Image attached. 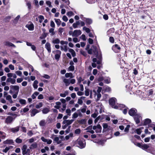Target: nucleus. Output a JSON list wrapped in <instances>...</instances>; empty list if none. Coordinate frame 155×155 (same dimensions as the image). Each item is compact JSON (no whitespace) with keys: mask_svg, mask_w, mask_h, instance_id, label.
<instances>
[{"mask_svg":"<svg viewBox=\"0 0 155 155\" xmlns=\"http://www.w3.org/2000/svg\"><path fill=\"white\" fill-rule=\"evenodd\" d=\"M60 100L63 104L62 105V108L61 107V103L60 102H56L55 103L56 105L54 106V107L56 109H58L60 112L63 113L65 110L66 107V104L65 103L66 100L64 99H61Z\"/></svg>","mask_w":155,"mask_h":155,"instance_id":"f257e3e1","label":"nucleus"},{"mask_svg":"<svg viewBox=\"0 0 155 155\" xmlns=\"http://www.w3.org/2000/svg\"><path fill=\"white\" fill-rule=\"evenodd\" d=\"M102 88L101 87H99L97 90V91L95 90H93V92L94 94V97L96 101H98L101 97V95L100 93Z\"/></svg>","mask_w":155,"mask_h":155,"instance_id":"f03ea898","label":"nucleus"},{"mask_svg":"<svg viewBox=\"0 0 155 155\" xmlns=\"http://www.w3.org/2000/svg\"><path fill=\"white\" fill-rule=\"evenodd\" d=\"M62 79L63 82L65 84L66 86H69L70 83L73 84L76 82V80L74 79H67L64 77H62Z\"/></svg>","mask_w":155,"mask_h":155,"instance_id":"7ed1b4c3","label":"nucleus"},{"mask_svg":"<svg viewBox=\"0 0 155 155\" xmlns=\"http://www.w3.org/2000/svg\"><path fill=\"white\" fill-rule=\"evenodd\" d=\"M117 100L114 97L110 98L109 100V103L111 107L114 109H117L118 108V106L117 105V103H116Z\"/></svg>","mask_w":155,"mask_h":155,"instance_id":"20e7f679","label":"nucleus"},{"mask_svg":"<svg viewBox=\"0 0 155 155\" xmlns=\"http://www.w3.org/2000/svg\"><path fill=\"white\" fill-rule=\"evenodd\" d=\"M68 42L67 41H65L63 40L60 41V44L61 45L60 46L61 49L62 51H63L64 52H67L68 51V48L67 46Z\"/></svg>","mask_w":155,"mask_h":155,"instance_id":"39448f33","label":"nucleus"},{"mask_svg":"<svg viewBox=\"0 0 155 155\" xmlns=\"http://www.w3.org/2000/svg\"><path fill=\"white\" fill-rule=\"evenodd\" d=\"M78 147L81 149L84 148L86 145V142L83 139H79L78 141Z\"/></svg>","mask_w":155,"mask_h":155,"instance_id":"423d86ee","label":"nucleus"},{"mask_svg":"<svg viewBox=\"0 0 155 155\" xmlns=\"http://www.w3.org/2000/svg\"><path fill=\"white\" fill-rule=\"evenodd\" d=\"M134 118L137 124H139L142 119L141 115L139 114H137L134 117Z\"/></svg>","mask_w":155,"mask_h":155,"instance_id":"0eeeda50","label":"nucleus"},{"mask_svg":"<svg viewBox=\"0 0 155 155\" xmlns=\"http://www.w3.org/2000/svg\"><path fill=\"white\" fill-rule=\"evenodd\" d=\"M93 129L95 130L97 133H101V131L102 127L100 124H98L97 126H94Z\"/></svg>","mask_w":155,"mask_h":155,"instance_id":"6e6552de","label":"nucleus"},{"mask_svg":"<svg viewBox=\"0 0 155 155\" xmlns=\"http://www.w3.org/2000/svg\"><path fill=\"white\" fill-rule=\"evenodd\" d=\"M15 118H14L11 116H8L6 118L5 123L7 124H10L12 123L15 120Z\"/></svg>","mask_w":155,"mask_h":155,"instance_id":"1a4fd4ad","label":"nucleus"},{"mask_svg":"<svg viewBox=\"0 0 155 155\" xmlns=\"http://www.w3.org/2000/svg\"><path fill=\"white\" fill-rule=\"evenodd\" d=\"M81 31L80 30H76L74 31L72 34V37H77L81 35Z\"/></svg>","mask_w":155,"mask_h":155,"instance_id":"9d476101","label":"nucleus"},{"mask_svg":"<svg viewBox=\"0 0 155 155\" xmlns=\"http://www.w3.org/2000/svg\"><path fill=\"white\" fill-rule=\"evenodd\" d=\"M112 50L115 53H118L120 49V47L117 44L113 45L112 48Z\"/></svg>","mask_w":155,"mask_h":155,"instance_id":"9b49d317","label":"nucleus"},{"mask_svg":"<svg viewBox=\"0 0 155 155\" xmlns=\"http://www.w3.org/2000/svg\"><path fill=\"white\" fill-rule=\"evenodd\" d=\"M137 110L134 108H132L130 109L129 111L128 114L131 116H134L137 113Z\"/></svg>","mask_w":155,"mask_h":155,"instance_id":"f8f14e48","label":"nucleus"},{"mask_svg":"<svg viewBox=\"0 0 155 155\" xmlns=\"http://www.w3.org/2000/svg\"><path fill=\"white\" fill-rule=\"evenodd\" d=\"M41 140L42 141L46 142L48 144H50L52 142V140L51 139H46L43 137H41Z\"/></svg>","mask_w":155,"mask_h":155,"instance_id":"ddd939ff","label":"nucleus"},{"mask_svg":"<svg viewBox=\"0 0 155 155\" xmlns=\"http://www.w3.org/2000/svg\"><path fill=\"white\" fill-rule=\"evenodd\" d=\"M74 121V120L73 119L71 120H64L63 121L62 124H66L68 126L71 124Z\"/></svg>","mask_w":155,"mask_h":155,"instance_id":"4468645a","label":"nucleus"},{"mask_svg":"<svg viewBox=\"0 0 155 155\" xmlns=\"http://www.w3.org/2000/svg\"><path fill=\"white\" fill-rule=\"evenodd\" d=\"M55 52L56 54L54 56V58L55 59L57 60H58L59 58H60L61 52V51L59 50H57Z\"/></svg>","mask_w":155,"mask_h":155,"instance_id":"2eb2a0df","label":"nucleus"},{"mask_svg":"<svg viewBox=\"0 0 155 155\" xmlns=\"http://www.w3.org/2000/svg\"><path fill=\"white\" fill-rule=\"evenodd\" d=\"M25 27L30 31H33L34 29V25L32 23L28 24L26 25Z\"/></svg>","mask_w":155,"mask_h":155,"instance_id":"dca6fc26","label":"nucleus"},{"mask_svg":"<svg viewBox=\"0 0 155 155\" xmlns=\"http://www.w3.org/2000/svg\"><path fill=\"white\" fill-rule=\"evenodd\" d=\"M45 48L48 51V53H50L51 52V45L49 42H47L45 45Z\"/></svg>","mask_w":155,"mask_h":155,"instance_id":"f3484780","label":"nucleus"},{"mask_svg":"<svg viewBox=\"0 0 155 155\" xmlns=\"http://www.w3.org/2000/svg\"><path fill=\"white\" fill-rule=\"evenodd\" d=\"M10 88L13 90L16 91V92L18 93L19 87L17 85H11L10 86Z\"/></svg>","mask_w":155,"mask_h":155,"instance_id":"a211bd4d","label":"nucleus"},{"mask_svg":"<svg viewBox=\"0 0 155 155\" xmlns=\"http://www.w3.org/2000/svg\"><path fill=\"white\" fill-rule=\"evenodd\" d=\"M26 45L28 46H31V49L34 51L36 50V48L35 46L30 43L28 41H26Z\"/></svg>","mask_w":155,"mask_h":155,"instance_id":"6ab92c4d","label":"nucleus"},{"mask_svg":"<svg viewBox=\"0 0 155 155\" xmlns=\"http://www.w3.org/2000/svg\"><path fill=\"white\" fill-rule=\"evenodd\" d=\"M39 112V111L36 109H33L31 110V117H33L37 113Z\"/></svg>","mask_w":155,"mask_h":155,"instance_id":"aec40b11","label":"nucleus"},{"mask_svg":"<svg viewBox=\"0 0 155 155\" xmlns=\"http://www.w3.org/2000/svg\"><path fill=\"white\" fill-rule=\"evenodd\" d=\"M4 144H12L14 143L13 140L11 139L7 140L3 142Z\"/></svg>","mask_w":155,"mask_h":155,"instance_id":"412c9836","label":"nucleus"},{"mask_svg":"<svg viewBox=\"0 0 155 155\" xmlns=\"http://www.w3.org/2000/svg\"><path fill=\"white\" fill-rule=\"evenodd\" d=\"M151 121L150 119L149 118L145 119L143 122V125L145 126L151 123Z\"/></svg>","mask_w":155,"mask_h":155,"instance_id":"4be33fe9","label":"nucleus"},{"mask_svg":"<svg viewBox=\"0 0 155 155\" xmlns=\"http://www.w3.org/2000/svg\"><path fill=\"white\" fill-rule=\"evenodd\" d=\"M86 23V25H91V24L93 22V21L92 19L90 18H86L85 19V20L84 21Z\"/></svg>","mask_w":155,"mask_h":155,"instance_id":"5701e85b","label":"nucleus"},{"mask_svg":"<svg viewBox=\"0 0 155 155\" xmlns=\"http://www.w3.org/2000/svg\"><path fill=\"white\" fill-rule=\"evenodd\" d=\"M20 127L17 126L15 128H12L10 129L11 131L13 133H15L18 132L19 130Z\"/></svg>","mask_w":155,"mask_h":155,"instance_id":"b1692460","label":"nucleus"},{"mask_svg":"<svg viewBox=\"0 0 155 155\" xmlns=\"http://www.w3.org/2000/svg\"><path fill=\"white\" fill-rule=\"evenodd\" d=\"M16 80L11 78H8L7 79L6 81L8 82H10L12 84H14L15 83Z\"/></svg>","mask_w":155,"mask_h":155,"instance_id":"393cba45","label":"nucleus"},{"mask_svg":"<svg viewBox=\"0 0 155 155\" xmlns=\"http://www.w3.org/2000/svg\"><path fill=\"white\" fill-rule=\"evenodd\" d=\"M96 107H98L97 109V110H99L100 113H101L103 110V106L101 104V103H99V105H97Z\"/></svg>","mask_w":155,"mask_h":155,"instance_id":"a878e982","label":"nucleus"},{"mask_svg":"<svg viewBox=\"0 0 155 155\" xmlns=\"http://www.w3.org/2000/svg\"><path fill=\"white\" fill-rule=\"evenodd\" d=\"M150 147L149 145L147 144H143L141 148L143 150H146L147 152H149L148 150H147Z\"/></svg>","mask_w":155,"mask_h":155,"instance_id":"bb28decb","label":"nucleus"},{"mask_svg":"<svg viewBox=\"0 0 155 155\" xmlns=\"http://www.w3.org/2000/svg\"><path fill=\"white\" fill-rule=\"evenodd\" d=\"M42 111L43 114H46L50 111V109L48 108L45 107L42 109Z\"/></svg>","mask_w":155,"mask_h":155,"instance_id":"cd10ccee","label":"nucleus"},{"mask_svg":"<svg viewBox=\"0 0 155 155\" xmlns=\"http://www.w3.org/2000/svg\"><path fill=\"white\" fill-rule=\"evenodd\" d=\"M45 99L48 101L50 102H51L53 101V100L54 99V97L52 96L47 97Z\"/></svg>","mask_w":155,"mask_h":155,"instance_id":"c85d7f7f","label":"nucleus"},{"mask_svg":"<svg viewBox=\"0 0 155 155\" xmlns=\"http://www.w3.org/2000/svg\"><path fill=\"white\" fill-rule=\"evenodd\" d=\"M5 45L8 46L10 47H14L15 48L16 46L13 44L8 41L5 42Z\"/></svg>","mask_w":155,"mask_h":155,"instance_id":"c756f323","label":"nucleus"},{"mask_svg":"<svg viewBox=\"0 0 155 155\" xmlns=\"http://www.w3.org/2000/svg\"><path fill=\"white\" fill-rule=\"evenodd\" d=\"M65 75L66 78L70 77L71 78H73L74 77V76L73 75V74L71 73H66Z\"/></svg>","mask_w":155,"mask_h":155,"instance_id":"7c9ffc66","label":"nucleus"},{"mask_svg":"<svg viewBox=\"0 0 155 155\" xmlns=\"http://www.w3.org/2000/svg\"><path fill=\"white\" fill-rule=\"evenodd\" d=\"M80 21H77L75 22L73 24V27L74 28H76L78 27V26L80 25Z\"/></svg>","mask_w":155,"mask_h":155,"instance_id":"2f4dec72","label":"nucleus"},{"mask_svg":"<svg viewBox=\"0 0 155 155\" xmlns=\"http://www.w3.org/2000/svg\"><path fill=\"white\" fill-rule=\"evenodd\" d=\"M60 43L59 39L58 38L54 39L52 41V43L54 44H58Z\"/></svg>","mask_w":155,"mask_h":155,"instance_id":"473e14b6","label":"nucleus"},{"mask_svg":"<svg viewBox=\"0 0 155 155\" xmlns=\"http://www.w3.org/2000/svg\"><path fill=\"white\" fill-rule=\"evenodd\" d=\"M54 141L58 144H60L61 143V141L59 140V137H55L54 139Z\"/></svg>","mask_w":155,"mask_h":155,"instance_id":"72a5a7b5","label":"nucleus"},{"mask_svg":"<svg viewBox=\"0 0 155 155\" xmlns=\"http://www.w3.org/2000/svg\"><path fill=\"white\" fill-rule=\"evenodd\" d=\"M6 99L8 100L10 103H13V101L12 100V97L10 95H8L6 97Z\"/></svg>","mask_w":155,"mask_h":155,"instance_id":"f704fd0d","label":"nucleus"},{"mask_svg":"<svg viewBox=\"0 0 155 155\" xmlns=\"http://www.w3.org/2000/svg\"><path fill=\"white\" fill-rule=\"evenodd\" d=\"M43 103L41 102H39L35 105V108L37 109H39L43 106Z\"/></svg>","mask_w":155,"mask_h":155,"instance_id":"c9c22d12","label":"nucleus"},{"mask_svg":"<svg viewBox=\"0 0 155 155\" xmlns=\"http://www.w3.org/2000/svg\"><path fill=\"white\" fill-rule=\"evenodd\" d=\"M13 148V146H10L8 147H6L3 150V152H5V153H7L8 151L10 149H12Z\"/></svg>","mask_w":155,"mask_h":155,"instance_id":"e433bc0d","label":"nucleus"},{"mask_svg":"<svg viewBox=\"0 0 155 155\" xmlns=\"http://www.w3.org/2000/svg\"><path fill=\"white\" fill-rule=\"evenodd\" d=\"M104 80L105 83L106 84H109L110 82V79L109 77H106L104 79Z\"/></svg>","mask_w":155,"mask_h":155,"instance_id":"4c0bfd02","label":"nucleus"},{"mask_svg":"<svg viewBox=\"0 0 155 155\" xmlns=\"http://www.w3.org/2000/svg\"><path fill=\"white\" fill-rule=\"evenodd\" d=\"M38 83V81L37 80H35L33 83V86L34 88L35 89H36L38 88V85L37 84Z\"/></svg>","mask_w":155,"mask_h":155,"instance_id":"58836bf2","label":"nucleus"},{"mask_svg":"<svg viewBox=\"0 0 155 155\" xmlns=\"http://www.w3.org/2000/svg\"><path fill=\"white\" fill-rule=\"evenodd\" d=\"M55 21L58 26L61 25V21L59 19H54Z\"/></svg>","mask_w":155,"mask_h":155,"instance_id":"ea45409f","label":"nucleus"},{"mask_svg":"<svg viewBox=\"0 0 155 155\" xmlns=\"http://www.w3.org/2000/svg\"><path fill=\"white\" fill-rule=\"evenodd\" d=\"M143 128V127H141V128L136 129L135 130L136 132L138 135H140L141 132V130Z\"/></svg>","mask_w":155,"mask_h":155,"instance_id":"a19ab883","label":"nucleus"},{"mask_svg":"<svg viewBox=\"0 0 155 155\" xmlns=\"http://www.w3.org/2000/svg\"><path fill=\"white\" fill-rule=\"evenodd\" d=\"M117 105L118 106V109H121L123 108H125V106L124 104H117Z\"/></svg>","mask_w":155,"mask_h":155,"instance_id":"79ce46f5","label":"nucleus"},{"mask_svg":"<svg viewBox=\"0 0 155 155\" xmlns=\"http://www.w3.org/2000/svg\"><path fill=\"white\" fill-rule=\"evenodd\" d=\"M83 29L84 31H85L87 33H89L90 32V30L88 28H87L85 26L83 27Z\"/></svg>","mask_w":155,"mask_h":155,"instance_id":"37998d69","label":"nucleus"},{"mask_svg":"<svg viewBox=\"0 0 155 155\" xmlns=\"http://www.w3.org/2000/svg\"><path fill=\"white\" fill-rule=\"evenodd\" d=\"M37 147V144L36 143H32L30 147V149L36 148Z\"/></svg>","mask_w":155,"mask_h":155,"instance_id":"c03bdc74","label":"nucleus"},{"mask_svg":"<svg viewBox=\"0 0 155 155\" xmlns=\"http://www.w3.org/2000/svg\"><path fill=\"white\" fill-rule=\"evenodd\" d=\"M19 102L21 104L25 105L26 104V101L24 99H20L19 101Z\"/></svg>","mask_w":155,"mask_h":155,"instance_id":"a18cd8bd","label":"nucleus"},{"mask_svg":"<svg viewBox=\"0 0 155 155\" xmlns=\"http://www.w3.org/2000/svg\"><path fill=\"white\" fill-rule=\"evenodd\" d=\"M20 18V16L19 15H18L14 19L13 22L15 24H16L19 19V18Z\"/></svg>","mask_w":155,"mask_h":155,"instance_id":"49530a36","label":"nucleus"},{"mask_svg":"<svg viewBox=\"0 0 155 155\" xmlns=\"http://www.w3.org/2000/svg\"><path fill=\"white\" fill-rule=\"evenodd\" d=\"M0 134L1 136V137L2 139L5 138L6 136V134L5 133L1 131H0Z\"/></svg>","mask_w":155,"mask_h":155,"instance_id":"de8ad7c7","label":"nucleus"},{"mask_svg":"<svg viewBox=\"0 0 155 155\" xmlns=\"http://www.w3.org/2000/svg\"><path fill=\"white\" fill-rule=\"evenodd\" d=\"M38 18L39 19V22L40 23H42L43 20L44 19V17L42 15H40L38 17Z\"/></svg>","mask_w":155,"mask_h":155,"instance_id":"09e8293b","label":"nucleus"},{"mask_svg":"<svg viewBox=\"0 0 155 155\" xmlns=\"http://www.w3.org/2000/svg\"><path fill=\"white\" fill-rule=\"evenodd\" d=\"M11 18V16H7L6 17L4 18V20L5 22H8L10 20Z\"/></svg>","mask_w":155,"mask_h":155,"instance_id":"8fccbe9b","label":"nucleus"},{"mask_svg":"<svg viewBox=\"0 0 155 155\" xmlns=\"http://www.w3.org/2000/svg\"><path fill=\"white\" fill-rule=\"evenodd\" d=\"M15 142L18 143H20L22 142V140L19 137H18L15 140Z\"/></svg>","mask_w":155,"mask_h":155,"instance_id":"3c124183","label":"nucleus"},{"mask_svg":"<svg viewBox=\"0 0 155 155\" xmlns=\"http://www.w3.org/2000/svg\"><path fill=\"white\" fill-rule=\"evenodd\" d=\"M90 90L88 89H86L85 91V95L86 96H88L89 95Z\"/></svg>","mask_w":155,"mask_h":155,"instance_id":"603ef678","label":"nucleus"},{"mask_svg":"<svg viewBox=\"0 0 155 155\" xmlns=\"http://www.w3.org/2000/svg\"><path fill=\"white\" fill-rule=\"evenodd\" d=\"M45 124V121L44 120H41L39 122V125L40 126H43Z\"/></svg>","mask_w":155,"mask_h":155,"instance_id":"864d4df0","label":"nucleus"},{"mask_svg":"<svg viewBox=\"0 0 155 155\" xmlns=\"http://www.w3.org/2000/svg\"><path fill=\"white\" fill-rule=\"evenodd\" d=\"M87 2L89 4H92L96 2L97 0H86Z\"/></svg>","mask_w":155,"mask_h":155,"instance_id":"5fc2aeb1","label":"nucleus"},{"mask_svg":"<svg viewBox=\"0 0 155 155\" xmlns=\"http://www.w3.org/2000/svg\"><path fill=\"white\" fill-rule=\"evenodd\" d=\"M67 15L68 16L71 17L72 15H74V13L72 11H69L67 13Z\"/></svg>","mask_w":155,"mask_h":155,"instance_id":"6e6d98bb","label":"nucleus"},{"mask_svg":"<svg viewBox=\"0 0 155 155\" xmlns=\"http://www.w3.org/2000/svg\"><path fill=\"white\" fill-rule=\"evenodd\" d=\"M78 117V114L75 112L72 115V118L73 119H75L76 118Z\"/></svg>","mask_w":155,"mask_h":155,"instance_id":"4d7b16f0","label":"nucleus"},{"mask_svg":"<svg viewBox=\"0 0 155 155\" xmlns=\"http://www.w3.org/2000/svg\"><path fill=\"white\" fill-rule=\"evenodd\" d=\"M74 69V66H70L68 68V71H73Z\"/></svg>","mask_w":155,"mask_h":155,"instance_id":"13d9d810","label":"nucleus"},{"mask_svg":"<svg viewBox=\"0 0 155 155\" xmlns=\"http://www.w3.org/2000/svg\"><path fill=\"white\" fill-rule=\"evenodd\" d=\"M49 32L51 33V35H53L55 34V33L54 32V29L53 28H51L49 30Z\"/></svg>","mask_w":155,"mask_h":155,"instance_id":"bf43d9fd","label":"nucleus"},{"mask_svg":"<svg viewBox=\"0 0 155 155\" xmlns=\"http://www.w3.org/2000/svg\"><path fill=\"white\" fill-rule=\"evenodd\" d=\"M86 107H87L86 106V107H85V108H82V109H81V110H80V109L78 110H77V111L79 112V111H81L82 113H84L86 111Z\"/></svg>","mask_w":155,"mask_h":155,"instance_id":"052dcab7","label":"nucleus"},{"mask_svg":"<svg viewBox=\"0 0 155 155\" xmlns=\"http://www.w3.org/2000/svg\"><path fill=\"white\" fill-rule=\"evenodd\" d=\"M66 112L67 114V115L69 116H71V110L70 109H67L66 110Z\"/></svg>","mask_w":155,"mask_h":155,"instance_id":"680f3d73","label":"nucleus"},{"mask_svg":"<svg viewBox=\"0 0 155 155\" xmlns=\"http://www.w3.org/2000/svg\"><path fill=\"white\" fill-rule=\"evenodd\" d=\"M130 127V126L129 125H127L126 127L124 129V131L125 132H127L129 130Z\"/></svg>","mask_w":155,"mask_h":155,"instance_id":"e2e57ef3","label":"nucleus"},{"mask_svg":"<svg viewBox=\"0 0 155 155\" xmlns=\"http://www.w3.org/2000/svg\"><path fill=\"white\" fill-rule=\"evenodd\" d=\"M92 128V126L91 125L87 127L85 130H87V132H89V131L91 130Z\"/></svg>","mask_w":155,"mask_h":155,"instance_id":"0e129e2a","label":"nucleus"},{"mask_svg":"<svg viewBox=\"0 0 155 155\" xmlns=\"http://www.w3.org/2000/svg\"><path fill=\"white\" fill-rule=\"evenodd\" d=\"M28 68L30 70H31L32 72H33L34 71V69L33 67L31 65L29 64L28 66Z\"/></svg>","mask_w":155,"mask_h":155,"instance_id":"69168bd1","label":"nucleus"},{"mask_svg":"<svg viewBox=\"0 0 155 155\" xmlns=\"http://www.w3.org/2000/svg\"><path fill=\"white\" fill-rule=\"evenodd\" d=\"M15 73L17 75L20 77H21L22 75V72L19 71H16Z\"/></svg>","mask_w":155,"mask_h":155,"instance_id":"338daca9","label":"nucleus"},{"mask_svg":"<svg viewBox=\"0 0 155 155\" xmlns=\"http://www.w3.org/2000/svg\"><path fill=\"white\" fill-rule=\"evenodd\" d=\"M46 4L47 5H48L49 6V7H52V6L51 5V2L50 1H46Z\"/></svg>","mask_w":155,"mask_h":155,"instance_id":"774afa93","label":"nucleus"}]
</instances>
